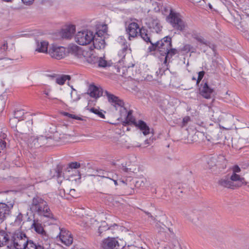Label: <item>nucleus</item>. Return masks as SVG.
<instances>
[{
	"label": "nucleus",
	"mask_w": 249,
	"mask_h": 249,
	"mask_svg": "<svg viewBox=\"0 0 249 249\" xmlns=\"http://www.w3.org/2000/svg\"><path fill=\"white\" fill-rule=\"evenodd\" d=\"M30 209L32 213H36L38 215L48 218L54 222L57 220L51 212L48 203L38 196L33 198Z\"/></svg>",
	"instance_id": "f257e3e1"
},
{
	"label": "nucleus",
	"mask_w": 249,
	"mask_h": 249,
	"mask_svg": "<svg viewBox=\"0 0 249 249\" xmlns=\"http://www.w3.org/2000/svg\"><path fill=\"white\" fill-rule=\"evenodd\" d=\"M9 242L15 249H38L39 247L33 241L29 240L26 234L21 231L15 232Z\"/></svg>",
	"instance_id": "f03ea898"
},
{
	"label": "nucleus",
	"mask_w": 249,
	"mask_h": 249,
	"mask_svg": "<svg viewBox=\"0 0 249 249\" xmlns=\"http://www.w3.org/2000/svg\"><path fill=\"white\" fill-rule=\"evenodd\" d=\"M172 47V39L169 36H166L161 40L157 41L149 47L150 51L158 50L161 55L164 56L165 52Z\"/></svg>",
	"instance_id": "7ed1b4c3"
},
{
	"label": "nucleus",
	"mask_w": 249,
	"mask_h": 249,
	"mask_svg": "<svg viewBox=\"0 0 249 249\" xmlns=\"http://www.w3.org/2000/svg\"><path fill=\"white\" fill-rule=\"evenodd\" d=\"M167 21L177 31H184L187 28V24L183 20L181 16L177 13L171 11L167 17Z\"/></svg>",
	"instance_id": "20e7f679"
},
{
	"label": "nucleus",
	"mask_w": 249,
	"mask_h": 249,
	"mask_svg": "<svg viewBox=\"0 0 249 249\" xmlns=\"http://www.w3.org/2000/svg\"><path fill=\"white\" fill-rule=\"evenodd\" d=\"M95 36L93 32L89 30H83L77 32L75 36V40L80 45L89 44L93 40Z\"/></svg>",
	"instance_id": "39448f33"
},
{
	"label": "nucleus",
	"mask_w": 249,
	"mask_h": 249,
	"mask_svg": "<svg viewBox=\"0 0 249 249\" xmlns=\"http://www.w3.org/2000/svg\"><path fill=\"white\" fill-rule=\"evenodd\" d=\"M145 23L150 28L154 30L157 33H160L162 29L160 20L155 15L148 14L145 18Z\"/></svg>",
	"instance_id": "423d86ee"
},
{
	"label": "nucleus",
	"mask_w": 249,
	"mask_h": 249,
	"mask_svg": "<svg viewBox=\"0 0 249 249\" xmlns=\"http://www.w3.org/2000/svg\"><path fill=\"white\" fill-rule=\"evenodd\" d=\"M48 53L52 57L56 59H61L65 56L66 50L62 46L52 45L49 49Z\"/></svg>",
	"instance_id": "0eeeda50"
},
{
	"label": "nucleus",
	"mask_w": 249,
	"mask_h": 249,
	"mask_svg": "<svg viewBox=\"0 0 249 249\" xmlns=\"http://www.w3.org/2000/svg\"><path fill=\"white\" fill-rule=\"evenodd\" d=\"M119 246L118 241L115 238L108 237L104 239L101 243L102 249H117Z\"/></svg>",
	"instance_id": "6e6552de"
},
{
	"label": "nucleus",
	"mask_w": 249,
	"mask_h": 249,
	"mask_svg": "<svg viewBox=\"0 0 249 249\" xmlns=\"http://www.w3.org/2000/svg\"><path fill=\"white\" fill-rule=\"evenodd\" d=\"M13 207V204L9 205L4 203H0V223L2 222L9 214L11 210Z\"/></svg>",
	"instance_id": "1a4fd4ad"
},
{
	"label": "nucleus",
	"mask_w": 249,
	"mask_h": 249,
	"mask_svg": "<svg viewBox=\"0 0 249 249\" xmlns=\"http://www.w3.org/2000/svg\"><path fill=\"white\" fill-rule=\"evenodd\" d=\"M59 238L62 243L67 246L71 245L73 241V237L69 231L65 229H61Z\"/></svg>",
	"instance_id": "9d476101"
},
{
	"label": "nucleus",
	"mask_w": 249,
	"mask_h": 249,
	"mask_svg": "<svg viewBox=\"0 0 249 249\" xmlns=\"http://www.w3.org/2000/svg\"><path fill=\"white\" fill-rule=\"evenodd\" d=\"M75 31V25H68L61 30L60 34L63 38L70 39L72 37Z\"/></svg>",
	"instance_id": "9b49d317"
},
{
	"label": "nucleus",
	"mask_w": 249,
	"mask_h": 249,
	"mask_svg": "<svg viewBox=\"0 0 249 249\" xmlns=\"http://www.w3.org/2000/svg\"><path fill=\"white\" fill-rule=\"evenodd\" d=\"M211 166L214 165L219 168H225L226 167L227 161L225 157L223 155H219L218 156L212 157L211 158Z\"/></svg>",
	"instance_id": "f8f14e48"
},
{
	"label": "nucleus",
	"mask_w": 249,
	"mask_h": 249,
	"mask_svg": "<svg viewBox=\"0 0 249 249\" xmlns=\"http://www.w3.org/2000/svg\"><path fill=\"white\" fill-rule=\"evenodd\" d=\"M218 184L223 187L231 189H234L237 187L236 183L232 181L228 175L220 179Z\"/></svg>",
	"instance_id": "ddd939ff"
},
{
	"label": "nucleus",
	"mask_w": 249,
	"mask_h": 249,
	"mask_svg": "<svg viewBox=\"0 0 249 249\" xmlns=\"http://www.w3.org/2000/svg\"><path fill=\"white\" fill-rule=\"evenodd\" d=\"M140 29L138 23L136 22L130 23L126 29V31L129 35V39L131 40V37L134 38L136 37Z\"/></svg>",
	"instance_id": "4468645a"
},
{
	"label": "nucleus",
	"mask_w": 249,
	"mask_h": 249,
	"mask_svg": "<svg viewBox=\"0 0 249 249\" xmlns=\"http://www.w3.org/2000/svg\"><path fill=\"white\" fill-rule=\"evenodd\" d=\"M47 76L50 80H53L56 84L62 85H63L67 80H70L71 77L68 75H57L55 74H48Z\"/></svg>",
	"instance_id": "2eb2a0df"
},
{
	"label": "nucleus",
	"mask_w": 249,
	"mask_h": 249,
	"mask_svg": "<svg viewBox=\"0 0 249 249\" xmlns=\"http://www.w3.org/2000/svg\"><path fill=\"white\" fill-rule=\"evenodd\" d=\"M80 164L78 162H72L69 164L66 170L65 171V173L67 174V173H71L72 172L71 174L70 175H68V176H74L75 174H77L78 176V178H81V175L80 174V173L78 172L76 169L80 167Z\"/></svg>",
	"instance_id": "dca6fc26"
},
{
	"label": "nucleus",
	"mask_w": 249,
	"mask_h": 249,
	"mask_svg": "<svg viewBox=\"0 0 249 249\" xmlns=\"http://www.w3.org/2000/svg\"><path fill=\"white\" fill-rule=\"evenodd\" d=\"M109 102L116 108L123 107L124 102L123 100L115 96L114 94H107Z\"/></svg>",
	"instance_id": "f3484780"
},
{
	"label": "nucleus",
	"mask_w": 249,
	"mask_h": 249,
	"mask_svg": "<svg viewBox=\"0 0 249 249\" xmlns=\"http://www.w3.org/2000/svg\"><path fill=\"white\" fill-rule=\"evenodd\" d=\"M135 126L137 127L144 135H147L150 133V129L146 123L143 121L139 120L135 123Z\"/></svg>",
	"instance_id": "a211bd4d"
},
{
	"label": "nucleus",
	"mask_w": 249,
	"mask_h": 249,
	"mask_svg": "<svg viewBox=\"0 0 249 249\" xmlns=\"http://www.w3.org/2000/svg\"><path fill=\"white\" fill-rule=\"evenodd\" d=\"M83 55L85 60L89 64H95L98 61V57L93 53L92 50L89 52H84Z\"/></svg>",
	"instance_id": "6ab92c4d"
},
{
	"label": "nucleus",
	"mask_w": 249,
	"mask_h": 249,
	"mask_svg": "<svg viewBox=\"0 0 249 249\" xmlns=\"http://www.w3.org/2000/svg\"><path fill=\"white\" fill-rule=\"evenodd\" d=\"M94 36L95 37L92 40L94 48L98 50L104 49L106 45L104 39L103 37H96L95 35Z\"/></svg>",
	"instance_id": "aec40b11"
},
{
	"label": "nucleus",
	"mask_w": 249,
	"mask_h": 249,
	"mask_svg": "<svg viewBox=\"0 0 249 249\" xmlns=\"http://www.w3.org/2000/svg\"><path fill=\"white\" fill-rule=\"evenodd\" d=\"M86 93H110L107 90L104 89L101 87H97L91 84L89 87L88 91Z\"/></svg>",
	"instance_id": "412c9836"
},
{
	"label": "nucleus",
	"mask_w": 249,
	"mask_h": 249,
	"mask_svg": "<svg viewBox=\"0 0 249 249\" xmlns=\"http://www.w3.org/2000/svg\"><path fill=\"white\" fill-rule=\"evenodd\" d=\"M139 34L141 37L146 43H150L151 45H152V43H154L152 41L150 35L148 34V31L147 29L144 28L143 27L141 28L140 29H139Z\"/></svg>",
	"instance_id": "4be33fe9"
},
{
	"label": "nucleus",
	"mask_w": 249,
	"mask_h": 249,
	"mask_svg": "<svg viewBox=\"0 0 249 249\" xmlns=\"http://www.w3.org/2000/svg\"><path fill=\"white\" fill-rule=\"evenodd\" d=\"M32 228H34L35 231L38 234H40L42 235H46V232L42 224L39 223L38 221H34Z\"/></svg>",
	"instance_id": "5701e85b"
},
{
	"label": "nucleus",
	"mask_w": 249,
	"mask_h": 249,
	"mask_svg": "<svg viewBox=\"0 0 249 249\" xmlns=\"http://www.w3.org/2000/svg\"><path fill=\"white\" fill-rule=\"evenodd\" d=\"M33 140V143L34 144L35 148H37L41 146L42 145L44 144L47 139L45 137L43 136H40L39 137H34Z\"/></svg>",
	"instance_id": "b1692460"
},
{
	"label": "nucleus",
	"mask_w": 249,
	"mask_h": 249,
	"mask_svg": "<svg viewBox=\"0 0 249 249\" xmlns=\"http://www.w3.org/2000/svg\"><path fill=\"white\" fill-rule=\"evenodd\" d=\"M200 91V93H212L214 92L215 89L211 87H210L207 83H205L204 84L202 83L201 84V87L199 88Z\"/></svg>",
	"instance_id": "393cba45"
},
{
	"label": "nucleus",
	"mask_w": 249,
	"mask_h": 249,
	"mask_svg": "<svg viewBox=\"0 0 249 249\" xmlns=\"http://www.w3.org/2000/svg\"><path fill=\"white\" fill-rule=\"evenodd\" d=\"M109 177V178H108V179L110 180L113 181L115 186H117L118 185V181L124 184H126L125 181L121 178L119 177V176L116 173L113 174L111 173Z\"/></svg>",
	"instance_id": "a878e982"
},
{
	"label": "nucleus",
	"mask_w": 249,
	"mask_h": 249,
	"mask_svg": "<svg viewBox=\"0 0 249 249\" xmlns=\"http://www.w3.org/2000/svg\"><path fill=\"white\" fill-rule=\"evenodd\" d=\"M178 53V51L176 49H172L170 48L167 52H165V57L164 63L165 64L167 63L168 59H170L173 56Z\"/></svg>",
	"instance_id": "bb28decb"
},
{
	"label": "nucleus",
	"mask_w": 249,
	"mask_h": 249,
	"mask_svg": "<svg viewBox=\"0 0 249 249\" xmlns=\"http://www.w3.org/2000/svg\"><path fill=\"white\" fill-rule=\"evenodd\" d=\"M9 242L8 235L3 231H0V247Z\"/></svg>",
	"instance_id": "cd10ccee"
},
{
	"label": "nucleus",
	"mask_w": 249,
	"mask_h": 249,
	"mask_svg": "<svg viewBox=\"0 0 249 249\" xmlns=\"http://www.w3.org/2000/svg\"><path fill=\"white\" fill-rule=\"evenodd\" d=\"M48 43L46 41H42L38 43L36 50L39 52L48 53Z\"/></svg>",
	"instance_id": "c85d7f7f"
},
{
	"label": "nucleus",
	"mask_w": 249,
	"mask_h": 249,
	"mask_svg": "<svg viewBox=\"0 0 249 249\" xmlns=\"http://www.w3.org/2000/svg\"><path fill=\"white\" fill-rule=\"evenodd\" d=\"M130 50V49H128L127 42L126 41L124 42L122 49L118 53L119 57L122 58H124L127 52Z\"/></svg>",
	"instance_id": "c756f323"
},
{
	"label": "nucleus",
	"mask_w": 249,
	"mask_h": 249,
	"mask_svg": "<svg viewBox=\"0 0 249 249\" xmlns=\"http://www.w3.org/2000/svg\"><path fill=\"white\" fill-rule=\"evenodd\" d=\"M193 37L203 44L207 45L209 43V42L207 40L205 39L202 36L198 34H194L193 35Z\"/></svg>",
	"instance_id": "7c9ffc66"
},
{
	"label": "nucleus",
	"mask_w": 249,
	"mask_h": 249,
	"mask_svg": "<svg viewBox=\"0 0 249 249\" xmlns=\"http://www.w3.org/2000/svg\"><path fill=\"white\" fill-rule=\"evenodd\" d=\"M97 175H96L97 177H101L102 178H105L108 179L109 178V176L111 174L110 172H108L106 171H104L102 170H100L97 171Z\"/></svg>",
	"instance_id": "2f4dec72"
},
{
	"label": "nucleus",
	"mask_w": 249,
	"mask_h": 249,
	"mask_svg": "<svg viewBox=\"0 0 249 249\" xmlns=\"http://www.w3.org/2000/svg\"><path fill=\"white\" fill-rule=\"evenodd\" d=\"M230 178L233 182L236 181L242 182L244 180V178L235 173H232V175L230 177Z\"/></svg>",
	"instance_id": "473e14b6"
},
{
	"label": "nucleus",
	"mask_w": 249,
	"mask_h": 249,
	"mask_svg": "<svg viewBox=\"0 0 249 249\" xmlns=\"http://www.w3.org/2000/svg\"><path fill=\"white\" fill-rule=\"evenodd\" d=\"M97 63H98V66L101 67H106L110 66V62H107L103 57H98V61Z\"/></svg>",
	"instance_id": "72a5a7b5"
},
{
	"label": "nucleus",
	"mask_w": 249,
	"mask_h": 249,
	"mask_svg": "<svg viewBox=\"0 0 249 249\" xmlns=\"http://www.w3.org/2000/svg\"><path fill=\"white\" fill-rule=\"evenodd\" d=\"M90 111L94 113L95 114H96L98 117L101 118H105V116L103 112V110H100L97 108H95L94 107H92L89 109Z\"/></svg>",
	"instance_id": "f704fd0d"
},
{
	"label": "nucleus",
	"mask_w": 249,
	"mask_h": 249,
	"mask_svg": "<svg viewBox=\"0 0 249 249\" xmlns=\"http://www.w3.org/2000/svg\"><path fill=\"white\" fill-rule=\"evenodd\" d=\"M107 31V26L105 25L102 26V29L97 31L95 34H93V35H95L96 37H103L102 36Z\"/></svg>",
	"instance_id": "c9c22d12"
},
{
	"label": "nucleus",
	"mask_w": 249,
	"mask_h": 249,
	"mask_svg": "<svg viewBox=\"0 0 249 249\" xmlns=\"http://www.w3.org/2000/svg\"><path fill=\"white\" fill-rule=\"evenodd\" d=\"M25 113L24 110H18L14 112V117L18 119V120L23 119V116Z\"/></svg>",
	"instance_id": "e433bc0d"
},
{
	"label": "nucleus",
	"mask_w": 249,
	"mask_h": 249,
	"mask_svg": "<svg viewBox=\"0 0 249 249\" xmlns=\"http://www.w3.org/2000/svg\"><path fill=\"white\" fill-rule=\"evenodd\" d=\"M152 6L153 9L156 12H159L162 6L160 3L156 1H153Z\"/></svg>",
	"instance_id": "4c0bfd02"
},
{
	"label": "nucleus",
	"mask_w": 249,
	"mask_h": 249,
	"mask_svg": "<svg viewBox=\"0 0 249 249\" xmlns=\"http://www.w3.org/2000/svg\"><path fill=\"white\" fill-rule=\"evenodd\" d=\"M160 10H161L162 13L165 15H167V14L168 12H169V14H170L171 13V11H173L171 8L169 6L164 7L163 8V9L161 7V8L160 9Z\"/></svg>",
	"instance_id": "58836bf2"
},
{
	"label": "nucleus",
	"mask_w": 249,
	"mask_h": 249,
	"mask_svg": "<svg viewBox=\"0 0 249 249\" xmlns=\"http://www.w3.org/2000/svg\"><path fill=\"white\" fill-rule=\"evenodd\" d=\"M64 115L69 117L70 118L74 119L77 120H82V118L79 116H76L75 115L70 114L67 112H65Z\"/></svg>",
	"instance_id": "ea45409f"
},
{
	"label": "nucleus",
	"mask_w": 249,
	"mask_h": 249,
	"mask_svg": "<svg viewBox=\"0 0 249 249\" xmlns=\"http://www.w3.org/2000/svg\"><path fill=\"white\" fill-rule=\"evenodd\" d=\"M129 119H127V116H126L125 119V121L128 124H133L135 125V123H137V121H135L133 116H130L129 118Z\"/></svg>",
	"instance_id": "a19ab883"
},
{
	"label": "nucleus",
	"mask_w": 249,
	"mask_h": 249,
	"mask_svg": "<svg viewBox=\"0 0 249 249\" xmlns=\"http://www.w3.org/2000/svg\"><path fill=\"white\" fill-rule=\"evenodd\" d=\"M231 169L232 173L237 174L241 172V169L237 165H234Z\"/></svg>",
	"instance_id": "79ce46f5"
},
{
	"label": "nucleus",
	"mask_w": 249,
	"mask_h": 249,
	"mask_svg": "<svg viewBox=\"0 0 249 249\" xmlns=\"http://www.w3.org/2000/svg\"><path fill=\"white\" fill-rule=\"evenodd\" d=\"M72 102L77 101L80 99V94H71Z\"/></svg>",
	"instance_id": "37998d69"
},
{
	"label": "nucleus",
	"mask_w": 249,
	"mask_h": 249,
	"mask_svg": "<svg viewBox=\"0 0 249 249\" xmlns=\"http://www.w3.org/2000/svg\"><path fill=\"white\" fill-rule=\"evenodd\" d=\"M7 43L4 42L1 46L0 47V53H2L4 52L7 49Z\"/></svg>",
	"instance_id": "c03bdc74"
},
{
	"label": "nucleus",
	"mask_w": 249,
	"mask_h": 249,
	"mask_svg": "<svg viewBox=\"0 0 249 249\" xmlns=\"http://www.w3.org/2000/svg\"><path fill=\"white\" fill-rule=\"evenodd\" d=\"M191 119L189 116H186L183 118L182 120V124L183 125H185L190 121Z\"/></svg>",
	"instance_id": "a18cd8bd"
},
{
	"label": "nucleus",
	"mask_w": 249,
	"mask_h": 249,
	"mask_svg": "<svg viewBox=\"0 0 249 249\" xmlns=\"http://www.w3.org/2000/svg\"><path fill=\"white\" fill-rule=\"evenodd\" d=\"M64 173H63V175ZM57 178H60L62 176V172L59 169H57L56 171V175H55Z\"/></svg>",
	"instance_id": "49530a36"
},
{
	"label": "nucleus",
	"mask_w": 249,
	"mask_h": 249,
	"mask_svg": "<svg viewBox=\"0 0 249 249\" xmlns=\"http://www.w3.org/2000/svg\"><path fill=\"white\" fill-rule=\"evenodd\" d=\"M153 142V139L150 138L149 139H146L144 141V143L145 144L150 145Z\"/></svg>",
	"instance_id": "de8ad7c7"
},
{
	"label": "nucleus",
	"mask_w": 249,
	"mask_h": 249,
	"mask_svg": "<svg viewBox=\"0 0 249 249\" xmlns=\"http://www.w3.org/2000/svg\"><path fill=\"white\" fill-rule=\"evenodd\" d=\"M34 0H21L22 2L26 5H30L32 4Z\"/></svg>",
	"instance_id": "09e8293b"
},
{
	"label": "nucleus",
	"mask_w": 249,
	"mask_h": 249,
	"mask_svg": "<svg viewBox=\"0 0 249 249\" xmlns=\"http://www.w3.org/2000/svg\"><path fill=\"white\" fill-rule=\"evenodd\" d=\"M205 72L204 71H199L198 73V77L202 79L204 76Z\"/></svg>",
	"instance_id": "8fccbe9b"
},
{
	"label": "nucleus",
	"mask_w": 249,
	"mask_h": 249,
	"mask_svg": "<svg viewBox=\"0 0 249 249\" xmlns=\"http://www.w3.org/2000/svg\"><path fill=\"white\" fill-rule=\"evenodd\" d=\"M6 142L4 141H2L1 140L0 141V146L1 147V148L2 149H3L4 148H5L6 147Z\"/></svg>",
	"instance_id": "3c124183"
},
{
	"label": "nucleus",
	"mask_w": 249,
	"mask_h": 249,
	"mask_svg": "<svg viewBox=\"0 0 249 249\" xmlns=\"http://www.w3.org/2000/svg\"><path fill=\"white\" fill-rule=\"evenodd\" d=\"M89 95H90V96L91 97H93V98H94L95 99H97V98L100 97L103 94H89Z\"/></svg>",
	"instance_id": "603ef678"
},
{
	"label": "nucleus",
	"mask_w": 249,
	"mask_h": 249,
	"mask_svg": "<svg viewBox=\"0 0 249 249\" xmlns=\"http://www.w3.org/2000/svg\"><path fill=\"white\" fill-rule=\"evenodd\" d=\"M206 99H210L212 97V94H201Z\"/></svg>",
	"instance_id": "864d4df0"
},
{
	"label": "nucleus",
	"mask_w": 249,
	"mask_h": 249,
	"mask_svg": "<svg viewBox=\"0 0 249 249\" xmlns=\"http://www.w3.org/2000/svg\"><path fill=\"white\" fill-rule=\"evenodd\" d=\"M132 114V111L131 110H130L128 112L127 115L126 116H127L128 119H129V118L130 116H133Z\"/></svg>",
	"instance_id": "5fc2aeb1"
},
{
	"label": "nucleus",
	"mask_w": 249,
	"mask_h": 249,
	"mask_svg": "<svg viewBox=\"0 0 249 249\" xmlns=\"http://www.w3.org/2000/svg\"><path fill=\"white\" fill-rule=\"evenodd\" d=\"M122 170L124 172H127L128 171V170L129 169L125 167V166H123V167H122Z\"/></svg>",
	"instance_id": "6e6d98bb"
},
{
	"label": "nucleus",
	"mask_w": 249,
	"mask_h": 249,
	"mask_svg": "<svg viewBox=\"0 0 249 249\" xmlns=\"http://www.w3.org/2000/svg\"><path fill=\"white\" fill-rule=\"evenodd\" d=\"M48 248L46 247L45 246H41L40 245H39V247H38V249H47Z\"/></svg>",
	"instance_id": "4d7b16f0"
},
{
	"label": "nucleus",
	"mask_w": 249,
	"mask_h": 249,
	"mask_svg": "<svg viewBox=\"0 0 249 249\" xmlns=\"http://www.w3.org/2000/svg\"><path fill=\"white\" fill-rule=\"evenodd\" d=\"M202 79L199 78V77H197V79L196 80V84L197 85H198V84L199 83V82L201 81V80H202Z\"/></svg>",
	"instance_id": "13d9d810"
},
{
	"label": "nucleus",
	"mask_w": 249,
	"mask_h": 249,
	"mask_svg": "<svg viewBox=\"0 0 249 249\" xmlns=\"http://www.w3.org/2000/svg\"><path fill=\"white\" fill-rule=\"evenodd\" d=\"M118 225H117V224H114L112 226L108 228V229H109H109H112V227H113V228H114V227H118Z\"/></svg>",
	"instance_id": "bf43d9fd"
},
{
	"label": "nucleus",
	"mask_w": 249,
	"mask_h": 249,
	"mask_svg": "<svg viewBox=\"0 0 249 249\" xmlns=\"http://www.w3.org/2000/svg\"><path fill=\"white\" fill-rule=\"evenodd\" d=\"M168 104V101L167 100H165L163 101V105H165L166 104Z\"/></svg>",
	"instance_id": "052dcab7"
},
{
	"label": "nucleus",
	"mask_w": 249,
	"mask_h": 249,
	"mask_svg": "<svg viewBox=\"0 0 249 249\" xmlns=\"http://www.w3.org/2000/svg\"><path fill=\"white\" fill-rule=\"evenodd\" d=\"M192 79H193V80H194V81L196 80V78H195V77H193L192 78Z\"/></svg>",
	"instance_id": "680f3d73"
},
{
	"label": "nucleus",
	"mask_w": 249,
	"mask_h": 249,
	"mask_svg": "<svg viewBox=\"0 0 249 249\" xmlns=\"http://www.w3.org/2000/svg\"><path fill=\"white\" fill-rule=\"evenodd\" d=\"M140 146H141V145H140H140H137V146H138V147H140Z\"/></svg>",
	"instance_id": "e2e57ef3"
}]
</instances>
